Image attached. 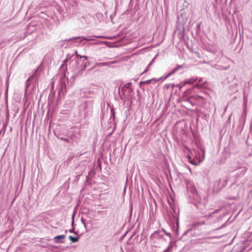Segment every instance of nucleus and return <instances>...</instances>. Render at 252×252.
<instances>
[{"instance_id":"10","label":"nucleus","mask_w":252,"mask_h":252,"mask_svg":"<svg viewBox=\"0 0 252 252\" xmlns=\"http://www.w3.org/2000/svg\"><path fill=\"white\" fill-rule=\"evenodd\" d=\"M187 158L189 162L194 165H197L201 162L197 158H192L190 155H189Z\"/></svg>"},{"instance_id":"14","label":"nucleus","mask_w":252,"mask_h":252,"mask_svg":"<svg viewBox=\"0 0 252 252\" xmlns=\"http://www.w3.org/2000/svg\"><path fill=\"white\" fill-rule=\"evenodd\" d=\"M174 246V243L172 240L170 241L169 244L167 248L164 250V252H171L172 251V249Z\"/></svg>"},{"instance_id":"36","label":"nucleus","mask_w":252,"mask_h":252,"mask_svg":"<svg viewBox=\"0 0 252 252\" xmlns=\"http://www.w3.org/2000/svg\"><path fill=\"white\" fill-rule=\"evenodd\" d=\"M163 252H164V251Z\"/></svg>"},{"instance_id":"4","label":"nucleus","mask_w":252,"mask_h":252,"mask_svg":"<svg viewBox=\"0 0 252 252\" xmlns=\"http://www.w3.org/2000/svg\"><path fill=\"white\" fill-rule=\"evenodd\" d=\"M68 81V79L65 76V74L63 73L60 77L59 85L58 86V94L61 96L62 94H63L64 91L66 89V82Z\"/></svg>"},{"instance_id":"5","label":"nucleus","mask_w":252,"mask_h":252,"mask_svg":"<svg viewBox=\"0 0 252 252\" xmlns=\"http://www.w3.org/2000/svg\"><path fill=\"white\" fill-rule=\"evenodd\" d=\"M38 68H37L34 72L33 73L32 75L26 81V90L28 89L29 87L31 84V83L30 82L31 80H33V83L36 85V84L38 82Z\"/></svg>"},{"instance_id":"11","label":"nucleus","mask_w":252,"mask_h":252,"mask_svg":"<svg viewBox=\"0 0 252 252\" xmlns=\"http://www.w3.org/2000/svg\"><path fill=\"white\" fill-rule=\"evenodd\" d=\"M64 238V235H57L54 238V240L56 243H63Z\"/></svg>"},{"instance_id":"16","label":"nucleus","mask_w":252,"mask_h":252,"mask_svg":"<svg viewBox=\"0 0 252 252\" xmlns=\"http://www.w3.org/2000/svg\"><path fill=\"white\" fill-rule=\"evenodd\" d=\"M69 239L73 243H75L78 241L79 239H80V237H73L72 236H69L68 237Z\"/></svg>"},{"instance_id":"35","label":"nucleus","mask_w":252,"mask_h":252,"mask_svg":"<svg viewBox=\"0 0 252 252\" xmlns=\"http://www.w3.org/2000/svg\"><path fill=\"white\" fill-rule=\"evenodd\" d=\"M91 175V172L89 173V175L88 176H90Z\"/></svg>"},{"instance_id":"29","label":"nucleus","mask_w":252,"mask_h":252,"mask_svg":"<svg viewBox=\"0 0 252 252\" xmlns=\"http://www.w3.org/2000/svg\"><path fill=\"white\" fill-rule=\"evenodd\" d=\"M161 231L163 233H164V235L165 234V232H166L164 229H162Z\"/></svg>"},{"instance_id":"32","label":"nucleus","mask_w":252,"mask_h":252,"mask_svg":"<svg viewBox=\"0 0 252 252\" xmlns=\"http://www.w3.org/2000/svg\"><path fill=\"white\" fill-rule=\"evenodd\" d=\"M150 80L146 81H145V83H148L150 82Z\"/></svg>"},{"instance_id":"22","label":"nucleus","mask_w":252,"mask_h":252,"mask_svg":"<svg viewBox=\"0 0 252 252\" xmlns=\"http://www.w3.org/2000/svg\"><path fill=\"white\" fill-rule=\"evenodd\" d=\"M74 215H73L72 216V222H71V225L72 226L73 225L74 223Z\"/></svg>"},{"instance_id":"33","label":"nucleus","mask_w":252,"mask_h":252,"mask_svg":"<svg viewBox=\"0 0 252 252\" xmlns=\"http://www.w3.org/2000/svg\"><path fill=\"white\" fill-rule=\"evenodd\" d=\"M239 33H240V36H241V32H239ZM242 34H243L244 32H242Z\"/></svg>"},{"instance_id":"2","label":"nucleus","mask_w":252,"mask_h":252,"mask_svg":"<svg viewBox=\"0 0 252 252\" xmlns=\"http://www.w3.org/2000/svg\"><path fill=\"white\" fill-rule=\"evenodd\" d=\"M186 185L189 195L192 200V203L198 210L200 211L204 210L206 201L204 198H202L198 193L193 182L190 180H187Z\"/></svg>"},{"instance_id":"17","label":"nucleus","mask_w":252,"mask_h":252,"mask_svg":"<svg viewBox=\"0 0 252 252\" xmlns=\"http://www.w3.org/2000/svg\"><path fill=\"white\" fill-rule=\"evenodd\" d=\"M157 57V55H156L154 58V59H153V60L151 61V62L149 63V64L147 66L146 68L145 69V70H144L143 73L146 72H147L148 71L149 67H150V65H151L154 62L155 60V59Z\"/></svg>"},{"instance_id":"13","label":"nucleus","mask_w":252,"mask_h":252,"mask_svg":"<svg viewBox=\"0 0 252 252\" xmlns=\"http://www.w3.org/2000/svg\"><path fill=\"white\" fill-rule=\"evenodd\" d=\"M197 80V77H192L190 79L185 80L184 82V85H185L186 84H192V83L195 82V81H196Z\"/></svg>"},{"instance_id":"31","label":"nucleus","mask_w":252,"mask_h":252,"mask_svg":"<svg viewBox=\"0 0 252 252\" xmlns=\"http://www.w3.org/2000/svg\"><path fill=\"white\" fill-rule=\"evenodd\" d=\"M218 211H219V210H216V211H214V212L213 213V214H215L216 212H218Z\"/></svg>"},{"instance_id":"7","label":"nucleus","mask_w":252,"mask_h":252,"mask_svg":"<svg viewBox=\"0 0 252 252\" xmlns=\"http://www.w3.org/2000/svg\"><path fill=\"white\" fill-rule=\"evenodd\" d=\"M227 180L225 179L224 180H221L219 179L214 184V188L217 191L220 190L221 189L225 187L227 184Z\"/></svg>"},{"instance_id":"12","label":"nucleus","mask_w":252,"mask_h":252,"mask_svg":"<svg viewBox=\"0 0 252 252\" xmlns=\"http://www.w3.org/2000/svg\"><path fill=\"white\" fill-rule=\"evenodd\" d=\"M126 89L124 86H123L122 88L120 87L119 88V94H120V98L122 99H123L124 96H125V94Z\"/></svg>"},{"instance_id":"23","label":"nucleus","mask_w":252,"mask_h":252,"mask_svg":"<svg viewBox=\"0 0 252 252\" xmlns=\"http://www.w3.org/2000/svg\"><path fill=\"white\" fill-rule=\"evenodd\" d=\"M61 139L62 140H63V141H64L65 142H69L68 139H67V138H61Z\"/></svg>"},{"instance_id":"8","label":"nucleus","mask_w":252,"mask_h":252,"mask_svg":"<svg viewBox=\"0 0 252 252\" xmlns=\"http://www.w3.org/2000/svg\"><path fill=\"white\" fill-rule=\"evenodd\" d=\"M151 237L152 239H157L158 240L163 239L165 241L164 233L160 230H157L152 233L151 235Z\"/></svg>"},{"instance_id":"27","label":"nucleus","mask_w":252,"mask_h":252,"mask_svg":"<svg viewBox=\"0 0 252 252\" xmlns=\"http://www.w3.org/2000/svg\"><path fill=\"white\" fill-rule=\"evenodd\" d=\"M223 227V225L221 226L220 227L216 229H214V230H218V229H220L221 228H222Z\"/></svg>"},{"instance_id":"30","label":"nucleus","mask_w":252,"mask_h":252,"mask_svg":"<svg viewBox=\"0 0 252 252\" xmlns=\"http://www.w3.org/2000/svg\"><path fill=\"white\" fill-rule=\"evenodd\" d=\"M179 33L181 34V35H182V36H184V34H183V33H184V32H179Z\"/></svg>"},{"instance_id":"34","label":"nucleus","mask_w":252,"mask_h":252,"mask_svg":"<svg viewBox=\"0 0 252 252\" xmlns=\"http://www.w3.org/2000/svg\"><path fill=\"white\" fill-rule=\"evenodd\" d=\"M115 62H111V63H114Z\"/></svg>"},{"instance_id":"3","label":"nucleus","mask_w":252,"mask_h":252,"mask_svg":"<svg viewBox=\"0 0 252 252\" xmlns=\"http://www.w3.org/2000/svg\"><path fill=\"white\" fill-rule=\"evenodd\" d=\"M93 37L95 38H104L109 39H115L117 37V35H113V36H104V35H94L92 36H76L73 37L69 39V40H74L75 42H83V43H85V41H91V40H94V39Z\"/></svg>"},{"instance_id":"19","label":"nucleus","mask_w":252,"mask_h":252,"mask_svg":"<svg viewBox=\"0 0 252 252\" xmlns=\"http://www.w3.org/2000/svg\"><path fill=\"white\" fill-rule=\"evenodd\" d=\"M202 81V78H200L198 80V83L196 84L195 86L197 88H200L202 87V85L200 84Z\"/></svg>"},{"instance_id":"20","label":"nucleus","mask_w":252,"mask_h":252,"mask_svg":"<svg viewBox=\"0 0 252 252\" xmlns=\"http://www.w3.org/2000/svg\"><path fill=\"white\" fill-rule=\"evenodd\" d=\"M69 232L70 233H74V234H75L76 235H77V232L75 231L74 227H72L71 229H69Z\"/></svg>"},{"instance_id":"6","label":"nucleus","mask_w":252,"mask_h":252,"mask_svg":"<svg viewBox=\"0 0 252 252\" xmlns=\"http://www.w3.org/2000/svg\"><path fill=\"white\" fill-rule=\"evenodd\" d=\"M80 110L84 111L85 116L89 115L92 112V107L89 106L87 102H84L81 103L79 106Z\"/></svg>"},{"instance_id":"18","label":"nucleus","mask_w":252,"mask_h":252,"mask_svg":"<svg viewBox=\"0 0 252 252\" xmlns=\"http://www.w3.org/2000/svg\"><path fill=\"white\" fill-rule=\"evenodd\" d=\"M131 85V83H127V84H125L124 86L126 88L129 90L130 91H132V89L130 88L129 87Z\"/></svg>"},{"instance_id":"15","label":"nucleus","mask_w":252,"mask_h":252,"mask_svg":"<svg viewBox=\"0 0 252 252\" xmlns=\"http://www.w3.org/2000/svg\"><path fill=\"white\" fill-rule=\"evenodd\" d=\"M111 115L110 117V120L114 121L115 117V112L113 107H110Z\"/></svg>"},{"instance_id":"26","label":"nucleus","mask_w":252,"mask_h":252,"mask_svg":"<svg viewBox=\"0 0 252 252\" xmlns=\"http://www.w3.org/2000/svg\"><path fill=\"white\" fill-rule=\"evenodd\" d=\"M198 224L200 225L204 224L205 221H200L199 222H198Z\"/></svg>"},{"instance_id":"9","label":"nucleus","mask_w":252,"mask_h":252,"mask_svg":"<svg viewBox=\"0 0 252 252\" xmlns=\"http://www.w3.org/2000/svg\"><path fill=\"white\" fill-rule=\"evenodd\" d=\"M184 68V65H178L176 67L173 68L170 72H169L165 77V78H167L170 76L171 75H173L178 71L180 70V69Z\"/></svg>"},{"instance_id":"24","label":"nucleus","mask_w":252,"mask_h":252,"mask_svg":"<svg viewBox=\"0 0 252 252\" xmlns=\"http://www.w3.org/2000/svg\"><path fill=\"white\" fill-rule=\"evenodd\" d=\"M81 221L83 223L85 227H86V224L85 223V221H84V219L83 218L81 219Z\"/></svg>"},{"instance_id":"1","label":"nucleus","mask_w":252,"mask_h":252,"mask_svg":"<svg viewBox=\"0 0 252 252\" xmlns=\"http://www.w3.org/2000/svg\"><path fill=\"white\" fill-rule=\"evenodd\" d=\"M75 54V55L68 54L61 66L63 69L64 68L66 69L67 63L69 62V68L74 72V75L72 76L73 77L81 75L82 72L90 64L88 57L86 56H79L77 54L76 51Z\"/></svg>"},{"instance_id":"21","label":"nucleus","mask_w":252,"mask_h":252,"mask_svg":"<svg viewBox=\"0 0 252 252\" xmlns=\"http://www.w3.org/2000/svg\"><path fill=\"white\" fill-rule=\"evenodd\" d=\"M165 234L166 236H167L169 237L170 238V239H171L172 236H171V234L170 233H169V232H165Z\"/></svg>"},{"instance_id":"28","label":"nucleus","mask_w":252,"mask_h":252,"mask_svg":"<svg viewBox=\"0 0 252 252\" xmlns=\"http://www.w3.org/2000/svg\"><path fill=\"white\" fill-rule=\"evenodd\" d=\"M245 173V170H244V169H243V170H242V173L243 174H244V173Z\"/></svg>"},{"instance_id":"25","label":"nucleus","mask_w":252,"mask_h":252,"mask_svg":"<svg viewBox=\"0 0 252 252\" xmlns=\"http://www.w3.org/2000/svg\"><path fill=\"white\" fill-rule=\"evenodd\" d=\"M252 130V122L250 123V131H251Z\"/></svg>"}]
</instances>
